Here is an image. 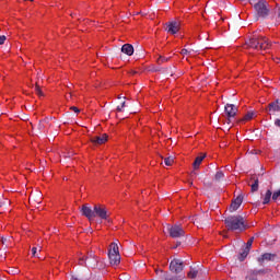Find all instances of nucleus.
<instances>
[{
  "label": "nucleus",
  "instance_id": "20",
  "mask_svg": "<svg viewBox=\"0 0 280 280\" xmlns=\"http://www.w3.org/2000/svg\"><path fill=\"white\" fill-rule=\"evenodd\" d=\"M261 272L264 271H257V270L249 271L248 276L246 277V280H256L255 277H257Z\"/></svg>",
  "mask_w": 280,
  "mask_h": 280
},
{
  "label": "nucleus",
  "instance_id": "25",
  "mask_svg": "<svg viewBox=\"0 0 280 280\" xmlns=\"http://www.w3.org/2000/svg\"><path fill=\"white\" fill-rule=\"evenodd\" d=\"M253 242H255V238H254V237H250V238L247 241V244H246L245 249L250 250V247L253 246Z\"/></svg>",
  "mask_w": 280,
  "mask_h": 280
},
{
  "label": "nucleus",
  "instance_id": "12",
  "mask_svg": "<svg viewBox=\"0 0 280 280\" xmlns=\"http://www.w3.org/2000/svg\"><path fill=\"white\" fill-rule=\"evenodd\" d=\"M91 141L95 145H102L108 141V136H106V133H103L102 136H95L91 138Z\"/></svg>",
  "mask_w": 280,
  "mask_h": 280
},
{
  "label": "nucleus",
  "instance_id": "16",
  "mask_svg": "<svg viewBox=\"0 0 280 280\" xmlns=\"http://www.w3.org/2000/svg\"><path fill=\"white\" fill-rule=\"evenodd\" d=\"M250 183L252 191H257L259 189V178H257V175L250 177Z\"/></svg>",
  "mask_w": 280,
  "mask_h": 280
},
{
  "label": "nucleus",
  "instance_id": "15",
  "mask_svg": "<svg viewBox=\"0 0 280 280\" xmlns=\"http://www.w3.org/2000/svg\"><path fill=\"white\" fill-rule=\"evenodd\" d=\"M257 114L255 112H248L242 119L238 120L240 124H246V121H250V119H255Z\"/></svg>",
  "mask_w": 280,
  "mask_h": 280
},
{
  "label": "nucleus",
  "instance_id": "39",
  "mask_svg": "<svg viewBox=\"0 0 280 280\" xmlns=\"http://www.w3.org/2000/svg\"><path fill=\"white\" fill-rule=\"evenodd\" d=\"M30 1H34V0H30Z\"/></svg>",
  "mask_w": 280,
  "mask_h": 280
},
{
  "label": "nucleus",
  "instance_id": "33",
  "mask_svg": "<svg viewBox=\"0 0 280 280\" xmlns=\"http://www.w3.org/2000/svg\"><path fill=\"white\" fill-rule=\"evenodd\" d=\"M38 250V248L37 247H33L32 248V254H33V257H36V252Z\"/></svg>",
  "mask_w": 280,
  "mask_h": 280
},
{
  "label": "nucleus",
  "instance_id": "23",
  "mask_svg": "<svg viewBox=\"0 0 280 280\" xmlns=\"http://www.w3.org/2000/svg\"><path fill=\"white\" fill-rule=\"evenodd\" d=\"M164 163H165V165H167V167H170V166L174 165V159L172 156L165 158Z\"/></svg>",
  "mask_w": 280,
  "mask_h": 280
},
{
  "label": "nucleus",
  "instance_id": "26",
  "mask_svg": "<svg viewBox=\"0 0 280 280\" xmlns=\"http://www.w3.org/2000/svg\"><path fill=\"white\" fill-rule=\"evenodd\" d=\"M222 178H224V173L222 171L217 172L215 180H222Z\"/></svg>",
  "mask_w": 280,
  "mask_h": 280
},
{
  "label": "nucleus",
  "instance_id": "32",
  "mask_svg": "<svg viewBox=\"0 0 280 280\" xmlns=\"http://www.w3.org/2000/svg\"><path fill=\"white\" fill-rule=\"evenodd\" d=\"M70 110H73L74 113H80V109L75 106L70 107Z\"/></svg>",
  "mask_w": 280,
  "mask_h": 280
},
{
  "label": "nucleus",
  "instance_id": "22",
  "mask_svg": "<svg viewBox=\"0 0 280 280\" xmlns=\"http://www.w3.org/2000/svg\"><path fill=\"white\" fill-rule=\"evenodd\" d=\"M249 253H250L249 249L244 248L243 252L241 253L240 257H238L240 261H244L245 257H248Z\"/></svg>",
  "mask_w": 280,
  "mask_h": 280
},
{
  "label": "nucleus",
  "instance_id": "30",
  "mask_svg": "<svg viewBox=\"0 0 280 280\" xmlns=\"http://www.w3.org/2000/svg\"><path fill=\"white\" fill-rule=\"evenodd\" d=\"M5 43V35H0V45H3Z\"/></svg>",
  "mask_w": 280,
  "mask_h": 280
},
{
  "label": "nucleus",
  "instance_id": "4",
  "mask_svg": "<svg viewBox=\"0 0 280 280\" xmlns=\"http://www.w3.org/2000/svg\"><path fill=\"white\" fill-rule=\"evenodd\" d=\"M254 10L256 13L261 16L262 19H266L268 14H270V9H268V2L266 1H259L254 5Z\"/></svg>",
  "mask_w": 280,
  "mask_h": 280
},
{
  "label": "nucleus",
  "instance_id": "27",
  "mask_svg": "<svg viewBox=\"0 0 280 280\" xmlns=\"http://www.w3.org/2000/svg\"><path fill=\"white\" fill-rule=\"evenodd\" d=\"M35 93H36L39 97H43V90H40V86H38V85L35 86Z\"/></svg>",
  "mask_w": 280,
  "mask_h": 280
},
{
  "label": "nucleus",
  "instance_id": "36",
  "mask_svg": "<svg viewBox=\"0 0 280 280\" xmlns=\"http://www.w3.org/2000/svg\"><path fill=\"white\" fill-rule=\"evenodd\" d=\"M275 126H277V128H280V119L279 118L275 120Z\"/></svg>",
  "mask_w": 280,
  "mask_h": 280
},
{
  "label": "nucleus",
  "instance_id": "3",
  "mask_svg": "<svg viewBox=\"0 0 280 280\" xmlns=\"http://www.w3.org/2000/svg\"><path fill=\"white\" fill-rule=\"evenodd\" d=\"M108 259L110 266H119V264H121V255H119V245H117V243L109 245Z\"/></svg>",
  "mask_w": 280,
  "mask_h": 280
},
{
  "label": "nucleus",
  "instance_id": "6",
  "mask_svg": "<svg viewBox=\"0 0 280 280\" xmlns=\"http://www.w3.org/2000/svg\"><path fill=\"white\" fill-rule=\"evenodd\" d=\"M167 231L171 237H183L185 236V230L180 225H168Z\"/></svg>",
  "mask_w": 280,
  "mask_h": 280
},
{
  "label": "nucleus",
  "instance_id": "29",
  "mask_svg": "<svg viewBox=\"0 0 280 280\" xmlns=\"http://www.w3.org/2000/svg\"><path fill=\"white\" fill-rule=\"evenodd\" d=\"M279 196H280V190H277L273 194H271L272 200H278Z\"/></svg>",
  "mask_w": 280,
  "mask_h": 280
},
{
  "label": "nucleus",
  "instance_id": "35",
  "mask_svg": "<svg viewBox=\"0 0 280 280\" xmlns=\"http://www.w3.org/2000/svg\"><path fill=\"white\" fill-rule=\"evenodd\" d=\"M180 54H182V56H187L188 50L184 48V49H182Z\"/></svg>",
  "mask_w": 280,
  "mask_h": 280
},
{
  "label": "nucleus",
  "instance_id": "10",
  "mask_svg": "<svg viewBox=\"0 0 280 280\" xmlns=\"http://www.w3.org/2000/svg\"><path fill=\"white\" fill-rule=\"evenodd\" d=\"M81 213L88 218V220H95V208L91 209V207L83 205L81 208Z\"/></svg>",
  "mask_w": 280,
  "mask_h": 280
},
{
  "label": "nucleus",
  "instance_id": "5",
  "mask_svg": "<svg viewBox=\"0 0 280 280\" xmlns=\"http://www.w3.org/2000/svg\"><path fill=\"white\" fill-rule=\"evenodd\" d=\"M110 214H108V210L106 206L95 205L94 206V218H100L101 220H107Z\"/></svg>",
  "mask_w": 280,
  "mask_h": 280
},
{
  "label": "nucleus",
  "instance_id": "13",
  "mask_svg": "<svg viewBox=\"0 0 280 280\" xmlns=\"http://www.w3.org/2000/svg\"><path fill=\"white\" fill-rule=\"evenodd\" d=\"M267 110H269L270 113H280V100H277L275 102H271L268 105Z\"/></svg>",
  "mask_w": 280,
  "mask_h": 280
},
{
  "label": "nucleus",
  "instance_id": "28",
  "mask_svg": "<svg viewBox=\"0 0 280 280\" xmlns=\"http://www.w3.org/2000/svg\"><path fill=\"white\" fill-rule=\"evenodd\" d=\"M161 273H162L163 279H165V280H178L177 277L167 278V273H165V272H163V271H161Z\"/></svg>",
  "mask_w": 280,
  "mask_h": 280
},
{
  "label": "nucleus",
  "instance_id": "7",
  "mask_svg": "<svg viewBox=\"0 0 280 280\" xmlns=\"http://www.w3.org/2000/svg\"><path fill=\"white\" fill-rule=\"evenodd\" d=\"M235 115H237V107L233 104H226L225 116L228 117V121H233L235 119Z\"/></svg>",
  "mask_w": 280,
  "mask_h": 280
},
{
  "label": "nucleus",
  "instance_id": "17",
  "mask_svg": "<svg viewBox=\"0 0 280 280\" xmlns=\"http://www.w3.org/2000/svg\"><path fill=\"white\" fill-rule=\"evenodd\" d=\"M275 255L270 253L262 254L261 257L257 259L258 264H264V261H272Z\"/></svg>",
  "mask_w": 280,
  "mask_h": 280
},
{
  "label": "nucleus",
  "instance_id": "21",
  "mask_svg": "<svg viewBox=\"0 0 280 280\" xmlns=\"http://www.w3.org/2000/svg\"><path fill=\"white\" fill-rule=\"evenodd\" d=\"M187 276H188V279H196V277H198V270L190 267V270Z\"/></svg>",
  "mask_w": 280,
  "mask_h": 280
},
{
  "label": "nucleus",
  "instance_id": "34",
  "mask_svg": "<svg viewBox=\"0 0 280 280\" xmlns=\"http://www.w3.org/2000/svg\"><path fill=\"white\" fill-rule=\"evenodd\" d=\"M71 280H88L86 278L82 277H72Z\"/></svg>",
  "mask_w": 280,
  "mask_h": 280
},
{
  "label": "nucleus",
  "instance_id": "8",
  "mask_svg": "<svg viewBox=\"0 0 280 280\" xmlns=\"http://www.w3.org/2000/svg\"><path fill=\"white\" fill-rule=\"evenodd\" d=\"M166 32L172 35L178 34V32H180V23L177 21L167 22Z\"/></svg>",
  "mask_w": 280,
  "mask_h": 280
},
{
  "label": "nucleus",
  "instance_id": "2",
  "mask_svg": "<svg viewBox=\"0 0 280 280\" xmlns=\"http://www.w3.org/2000/svg\"><path fill=\"white\" fill-rule=\"evenodd\" d=\"M247 47H249V49H256L257 51H264L266 49H270V44L268 38L264 36H254L248 40Z\"/></svg>",
  "mask_w": 280,
  "mask_h": 280
},
{
  "label": "nucleus",
  "instance_id": "38",
  "mask_svg": "<svg viewBox=\"0 0 280 280\" xmlns=\"http://www.w3.org/2000/svg\"><path fill=\"white\" fill-rule=\"evenodd\" d=\"M81 261H84V258H81Z\"/></svg>",
  "mask_w": 280,
  "mask_h": 280
},
{
  "label": "nucleus",
  "instance_id": "1",
  "mask_svg": "<svg viewBox=\"0 0 280 280\" xmlns=\"http://www.w3.org/2000/svg\"><path fill=\"white\" fill-rule=\"evenodd\" d=\"M224 222L228 231H246V222L242 215L228 217Z\"/></svg>",
  "mask_w": 280,
  "mask_h": 280
},
{
  "label": "nucleus",
  "instance_id": "11",
  "mask_svg": "<svg viewBox=\"0 0 280 280\" xmlns=\"http://www.w3.org/2000/svg\"><path fill=\"white\" fill-rule=\"evenodd\" d=\"M242 202H244V197L237 196V198H235L230 206L231 213H233V211H237V209L242 207Z\"/></svg>",
  "mask_w": 280,
  "mask_h": 280
},
{
  "label": "nucleus",
  "instance_id": "31",
  "mask_svg": "<svg viewBox=\"0 0 280 280\" xmlns=\"http://www.w3.org/2000/svg\"><path fill=\"white\" fill-rule=\"evenodd\" d=\"M124 106H126V102H124V103L121 104V106H118V107H117V110H118L119 113H121V109L124 108Z\"/></svg>",
  "mask_w": 280,
  "mask_h": 280
},
{
  "label": "nucleus",
  "instance_id": "9",
  "mask_svg": "<svg viewBox=\"0 0 280 280\" xmlns=\"http://www.w3.org/2000/svg\"><path fill=\"white\" fill-rule=\"evenodd\" d=\"M183 261L180 259H173L170 264V270L178 275V272H183Z\"/></svg>",
  "mask_w": 280,
  "mask_h": 280
},
{
  "label": "nucleus",
  "instance_id": "24",
  "mask_svg": "<svg viewBox=\"0 0 280 280\" xmlns=\"http://www.w3.org/2000/svg\"><path fill=\"white\" fill-rule=\"evenodd\" d=\"M167 60H170V58H166L164 56H160L158 58V65H163V62H167Z\"/></svg>",
  "mask_w": 280,
  "mask_h": 280
},
{
  "label": "nucleus",
  "instance_id": "14",
  "mask_svg": "<svg viewBox=\"0 0 280 280\" xmlns=\"http://www.w3.org/2000/svg\"><path fill=\"white\" fill-rule=\"evenodd\" d=\"M122 54H126L127 56H132L135 54V47L130 44H125L121 47Z\"/></svg>",
  "mask_w": 280,
  "mask_h": 280
},
{
  "label": "nucleus",
  "instance_id": "19",
  "mask_svg": "<svg viewBox=\"0 0 280 280\" xmlns=\"http://www.w3.org/2000/svg\"><path fill=\"white\" fill-rule=\"evenodd\" d=\"M270 198H272V190L268 189L265 194L262 205H268L270 202Z\"/></svg>",
  "mask_w": 280,
  "mask_h": 280
},
{
  "label": "nucleus",
  "instance_id": "37",
  "mask_svg": "<svg viewBox=\"0 0 280 280\" xmlns=\"http://www.w3.org/2000/svg\"><path fill=\"white\" fill-rule=\"evenodd\" d=\"M39 250H43V247H39Z\"/></svg>",
  "mask_w": 280,
  "mask_h": 280
},
{
  "label": "nucleus",
  "instance_id": "18",
  "mask_svg": "<svg viewBox=\"0 0 280 280\" xmlns=\"http://www.w3.org/2000/svg\"><path fill=\"white\" fill-rule=\"evenodd\" d=\"M207 155H199L195 159V162L192 163V167L194 170H198V167H200V165L202 164V161H205Z\"/></svg>",
  "mask_w": 280,
  "mask_h": 280
}]
</instances>
